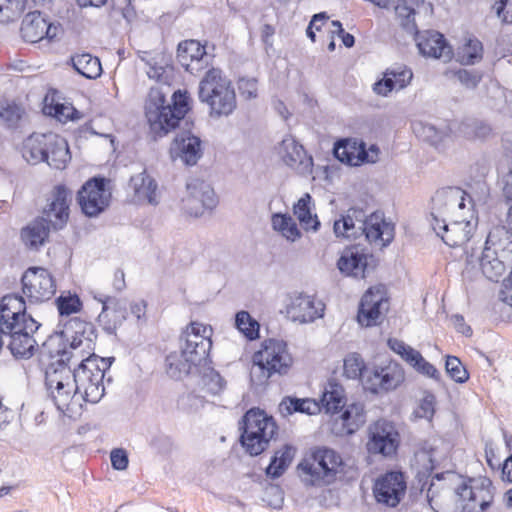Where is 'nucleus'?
Segmentation results:
<instances>
[{"label": "nucleus", "mask_w": 512, "mask_h": 512, "mask_svg": "<svg viewBox=\"0 0 512 512\" xmlns=\"http://www.w3.org/2000/svg\"><path fill=\"white\" fill-rule=\"evenodd\" d=\"M405 476L400 471H388L378 477L373 486V494L378 503L396 507L406 492Z\"/></svg>", "instance_id": "16"}, {"label": "nucleus", "mask_w": 512, "mask_h": 512, "mask_svg": "<svg viewBox=\"0 0 512 512\" xmlns=\"http://www.w3.org/2000/svg\"><path fill=\"white\" fill-rule=\"evenodd\" d=\"M41 324L37 322L32 316L22 318H14L11 321H4L0 324V340L2 346L5 339L10 341L11 336H18L20 334L37 333Z\"/></svg>", "instance_id": "36"}, {"label": "nucleus", "mask_w": 512, "mask_h": 512, "mask_svg": "<svg viewBox=\"0 0 512 512\" xmlns=\"http://www.w3.org/2000/svg\"><path fill=\"white\" fill-rule=\"evenodd\" d=\"M22 110L15 103H6L1 105L0 121L10 128L16 127L21 119Z\"/></svg>", "instance_id": "58"}, {"label": "nucleus", "mask_w": 512, "mask_h": 512, "mask_svg": "<svg viewBox=\"0 0 512 512\" xmlns=\"http://www.w3.org/2000/svg\"><path fill=\"white\" fill-rule=\"evenodd\" d=\"M151 447L160 454H168L172 450L173 442L170 437L159 435L151 440Z\"/></svg>", "instance_id": "63"}, {"label": "nucleus", "mask_w": 512, "mask_h": 512, "mask_svg": "<svg viewBox=\"0 0 512 512\" xmlns=\"http://www.w3.org/2000/svg\"><path fill=\"white\" fill-rule=\"evenodd\" d=\"M362 235H365L370 243H377L385 247L394 239V225L386 222L380 212H374L369 216L364 212V221L361 223Z\"/></svg>", "instance_id": "24"}, {"label": "nucleus", "mask_w": 512, "mask_h": 512, "mask_svg": "<svg viewBox=\"0 0 512 512\" xmlns=\"http://www.w3.org/2000/svg\"><path fill=\"white\" fill-rule=\"evenodd\" d=\"M71 378L84 401L95 404L104 396V369L98 364V356L82 358L77 368L71 370Z\"/></svg>", "instance_id": "7"}, {"label": "nucleus", "mask_w": 512, "mask_h": 512, "mask_svg": "<svg viewBox=\"0 0 512 512\" xmlns=\"http://www.w3.org/2000/svg\"><path fill=\"white\" fill-rule=\"evenodd\" d=\"M496 13L502 22L512 24V0H500L496 4Z\"/></svg>", "instance_id": "64"}, {"label": "nucleus", "mask_w": 512, "mask_h": 512, "mask_svg": "<svg viewBox=\"0 0 512 512\" xmlns=\"http://www.w3.org/2000/svg\"><path fill=\"white\" fill-rule=\"evenodd\" d=\"M62 30L60 24L50 22L39 11L28 13L21 24V34L25 41L36 43L43 39H55Z\"/></svg>", "instance_id": "19"}, {"label": "nucleus", "mask_w": 512, "mask_h": 512, "mask_svg": "<svg viewBox=\"0 0 512 512\" xmlns=\"http://www.w3.org/2000/svg\"><path fill=\"white\" fill-rule=\"evenodd\" d=\"M235 326L248 340H255L259 337L260 325L247 311L236 313Z\"/></svg>", "instance_id": "52"}, {"label": "nucleus", "mask_w": 512, "mask_h": 512, "mask_svg": "<svg viewBox=\"0 0 512 512\" xmlns=\"http://www.w3.org/2000/svg\"><path fill=\"white\" fill-rule=\"evenodd\" d=\"M405 380V373L400 364L390 362L384 367H377L364 376V388L373 394L389 392L398 388Z\"/></svg>", "instance_id": "18"}, {"label": "nucleus", "mask_w": 512, "mask_h": 512, "mask_svg": "<svg viewBox=\"0 0 512 512\" xmlns=\"http://www.w3.org/2000/svg\"><path fill=\"white\" fill-rule=\"evenodd\" d=\"M491 131L487 123L474 118H467L457 124V133L468 139H484Z\"/></svg>", "instance_id": "48"}, {"label": "nucleus", "mask_w": 512, "mask_h": 512, "mask_svg": "<svg viewBox=\"0 0 512 512\" xmlns=\"http://www.w3.org/2000/svg\"><path fill=\"white\" fill-rule=\"evenodd\" d=\"M388 299L380 288L368 289L361 298L357 319L360 325L370 327L377 324L383 310L388 309Z\"/></svg>", "instance_id": "23"}, {"label": "nucleus", "mask_w": 512, "mask_h": 512, "mask_svg": "<svg viewBox=\"0 0 512 512\" xmlns=\"http://www.w3.org/2000/svg\"><path fill=\"white\" fill-rule=\"evenodd\" d=\"M410 364L417 372L433 378L435 380L440 379V373L434 365L426 361L419 351H411Z\"/></svg>", "instance_id": "55"}, {"label": "nucleus", "mask_w": 512, "mask_h": 512, "mask_svg": "<svg viewBox=\"0 0 512 512\" xmlns=\"http://www.w3.org/2000/svg\"><path fill=\"white\" fill-rule=\"evenodd\" d=\"M242 422V446L251 456L261 454L277 434L278 426L275 420L260 409H250L243 416Z\"/></svg>", "instance_id": "6"}, {"label": "nucleus", "mask_w": 512, "mask_h": 512, "mask_svg": "<svg viewBox=\"0 0 512 512\" xmlns=\"http://www.w3.org/2000/svg\"><path fill=\"white\" fill-rule=\"evenodd\" d=\"M364 210L351 207L346 210L340 219L334 221L333 230L336 237L357 239L361 236V223L364 221Z\"/></svg>", "instance_id": "28"}, {"label": "nucleus", "mask_w": 512, "mask_h": 512, "mask_svg": "<svg viewBox=\"0 0 512 512\" xmlns=\"http://www.w3.org/2000/svg\"><path fill=\"white\" fill-rule=\"evenodd\" d=\"M198 98L209 108L212 118L227 117L236 107V93L230 79L219 68H209L198 86Z\"/></svg>", "instance_id": "3"}, {"label": "nucleus", "mask_w": 512, "mask_h": 512, "mask_svg": "<svg viewBox=\"0 0 512 512\" xmlns=\"http://www.w3.org/2000/svg\"><path fill=\"white\" fill-rule=\"evenodd\" d=\"M109 196L110 193L106 191L105 179L94 177L78 191L77 201L85 215L94 217L109 205Z\"/></svg>", "instance_id": "17"}, {"label": "nucleus", "mask_w": 512, "mask_h": 512, "mask_svg": "<svg viewBox=\"0 0 512 512\" xmlns=\"http://www.w3.org/2000/svg\"><path fill=\"white\" fill-rule=\"evenodd\" d=\"M31 316L26 312V303L18 294H7L0 299V324L14 318Z\"/></svg>", "instance_id": "38"}, {"label": "nucleus", "mask_w": 512, "mask_h": 512, "mask_svg": "<svg viewBox=\"0 0 512 512\" xmlns=\"http://www.w3.org/2000/svg\"><path fill=\"white\" fill-rule=\"evenodd\" d=\"M48 133H33L23 142L22 156L30 164L47 160Z\"/></svg>", "instance_id": "34"}, {"label": "nucleus", "mask_w": 512, "mask_h": 512, "mask_svg": "<svg viewBox=\"0 0 512 512\" xmlns=\"http://www.w3.org/2000/svg\"><path fill=\"white\" fill-rule=\"evenodd\" d=\"M47 152V160H44V162L51 168L62 170L71 160L67 141L55 133H48Z\"/></svg>", "instance_id": "31"}, {"label": "nucleus", "mask_w": 512, "mask_h": 512, "mask_svg": "<svg viewBox=\"0 0 512 512\" xmlns=\"http://www.w3.org/2000/svg\"><path fill=\"white\" fill-rule=\"evenodd\" d=\"M493 485L490 479L462 480L454 489L465 512H484L493 501Z\"/></svg>", "instance_id": "9"}, {"label": "nucleus", "mask_w": 512, "mask_h": 512, "mask_svg": "<svg viewBox=\"0 0 512 512\" xmlns=\"http://www.w3.org/2000/svg\"><path fill=\"white\" fill-rule=\"evenodd\" d=\"M341 420L345 432L353 434L366 422L364 405L362 403L347 405L341 414Z\"/></svg>", "instance_id": "45"}, {"label": "nucleus", "mask_w": 512, "mask_h": 512, "mask_svg": "<svg viewBox=\"0 0 512 512\" xmlns=\"http://www.w3.org/2000/svg\"><path fill=\"white\" fill-rule=\"evenodd\" d=\"M187 196L183 199L184 209L194 217H200L205 210L211 211L218 203L213 188L203 180L191 179L186 183Z\"/></svg>", "instance_id": "14"}, {"label": "nucleus", "mask_w": 512, "mask_h": 512, "mask_svg": "<svg viewBox=\"0 0 512 512\" xmlns=\"http://www.w3.org/2000/svg\"><path fill=\"white\" fill-rule=\"evenodd\" d=\"M202 154L201 139L190 131L178 132L170 146L172 160H180L186 166L196 165Z\"/></svg>", "instance_id": "21"}, {"label": "nucleus", "mask_w": 512, "mask_h": 512, "mask_svg": "<svg viewBox=\"0 0 512 512\" xmlns=\"http://www.w3.org/2000/svg\"><path fill=\"white\" fill-rule=\"evenodd\" d=\"M93 298L102 304L97 321L102 330L108 335H116V331L128 317L126 302L123 299L103 293L93 295Z\"/></svg>", "instance_id": "15"}, {"label": "nucleus", "mask_w": 512, "mask_h": 512, "mask_svg": "<svg viewBox=\"0 0 512 512\" xmlns=\"http://www.w3.org/2000/svg\"><path fill=\"white\" fill-rule=\"evenodd\" d=\"M366 266L365 254L359 252L355 247L345 249L337 262L341 273L354 277H364Z\"/></svg>", "instance_id": "35"}, {"label": "nucleus", "mask_w": 512, "mask_h": 512, "mask_svg": "<svg viewBox=\"0 0 512 512\" xmlns=\"http://www.w3.org/2000/svg\"><path fill=\"white\" fill-rule=\"evenodd\" d=\"M445 369L449 377L457 383H465L469 379V373L456 356H447Z\"/></svg>", "instance_id": "56"}, {"label": "nucleus", "mask_w": 512, "mask_h": 512, "mask_svg": "<svg viewBox=\"0 0 512 512\" xmlns=\"http://www.w3.org/2000/svg\"><path fill=\"white\" fill-rule=\"evenodd\" d=\"M442 240L450 247H460L466 244L476 229V223L472 221L462 220L446 223L443 221Z\"/></svg>", "instance_id": "29"}, {"label": "nucleus", "mask_w": 512, "mask_h": 512, "mask_svg": "<svg viewBox=\"0 0 512 512\" xmlns=\"http://www.w3.org/2000/svg\"><path fill=\"white\" fill-rule=\"evenodd\" d=\"M311 196L307 193L302 196L293 207L294 215L299 220L301 226L305 230L317 231L320 227V222L316 215H312L310 210Z\"/></svg>", "instance_id": "46"}, {"label": "nucleus", "mask_w": 512, "mask_h": 512, "mask_svg": "<svg viewBox=\"0 0 512 512\" xmlns=\"http://www.w3.org/2000/svg\"><path fill=\"white\" fill-rule=\"evenodd\" d=\"M165 366L166 373L176 380L192 373L193 369H199V366L197 364H192L188 357L182 356V350L180 353L172 352L167 355Z\"/></svg>", "instance_id": "42"}, {"label": "nucleus", "mask_w": 512, "mask_h": 512, "mask_svg": "<svg viewBox=\"0 0 512 512\" xmlns=\"http://www.w3.org/2000/svg\"><path fill=\"white\" fill-rule=\"evenodd\" d=\"M295 456V448L291 445H284L282 449L275 452L266 468V474L273 479L283 475Z\"/></svg>", "instance_id": "43"}, {"label": "nucleus", "mask_w": 512, "mask_h": 512, "mask_svg": "<svg viewBox=\"0 0 512 512\" xmlns=\"http://www.w3.org/2000/svg\"><path fill=\"white\" fill-rule=\"evenodd\" d=\"M321 410L326 413H337L345 407V390L335 379H329L324 386L320 401Z\"/></svg>", "instance_id": "33"}, {"label": "nucleus", "mask_w": 512, "mask_h": 512, "mask_svg": "<svg viewBox=\"0 0 512 512\" xmlns=\"http://www.w3.org/2000/svg\"><path fill=\"white\" fill-rule=\"evenodd\" d=\"M361 140L357 138L340 139L335 142L333 154L341 163L349 166H360L363 164V159H366L364 154L360 152Z\"/></svg>", "instance_id": "32"}, {"label": "nucleus", "mask_w": 512, "mask_h": 512, "mask_svg": "<svg viewBox=\"0 0 512 512\" xmlns=\"http://www.w3.org/2000/svg\"><path fill=\"white\" fill-rule=\"evenodd\" d=\"M280 410L286 411L288 414L300 412L313 415L320 412L321 407L316 400L308 398L299 399L296 397L287 396L280 403Z\"/></svg>", "instance_id": "47"}, {"label": "nucleus", "mask_w": 512, "mask_h": 512, "mask_svg": "<svg viewBox=\"0 0 512 512\" xmlns=\"http://www.w3.org/2000/svg\"><path fill=\"white\" fill-rule=\"evenodd\" d=\"M279 154L283 162L295 168L304 163L306 159V151L292 136L285 137L279 147Z\"/></svg>", "instance_id": "40"}, {"label": "nucleus", "mask_w": 512, "mask_h": 512, "mask_svg": "<svg viewBox=\"0 0 512 512\" xmlns=\"http://www.w3.org/2000/svg\"><path fill=\"white\" fill-rule=\"evenodd\" d=\"M457 56L460 63L473 65L482 59L483 45L478 39H469L465 45L459 49Z\"/></svg>", "instance_id": "51"}, {"label": "nucleus", "mask_w": 512, "mask_h": 512, "mask_svg": "<svg viewBox=\"0 0 512 512\" xmlns=\"http://www.w3.org/2000/svg\"><path fill=\"white\" fill-rule=\"evenodd\" d=\"M365 364L362 357L357 353H351L344 359V375L349 379H356L362 376Z\"/></svg>", "instance_id": "57"}, {"label": "nucleus", "mask_w": 512, "mask_h": 512, "mask_svg": "<svg viewBox=\"0 0 512 512\" xmlns=\"http://www.w3.org/2000/svg\"><path fill=\"white\" fill-rule=\"evenodd\" d=\"M177 60L191 74H198L208 68L211 56L197 40H185L178 44Z\"/></svg>", "instance_id": "22"}, {"label": "nucleus", "mask_w": 512, "mask_h": 512, "mask_svg": "<svg viewBox=\"0 0 512 512\" xmlns=\"http://www.w3.org/2000/svg\"><path fill=\"white\" fill-rule=\"evenodd\" d=\"M399 442V433L394 425L386 420H378L369 428L366 448L371 454L390 457L397 452Z\"/></svg>", "instance_id": "13"}, {"label": "nucleus", "mask_w": 512, "mask_h": 512, "mask_svg": "<svg viewBox=\"0 0 512 512\" xmlns=\"http://www.w3.org/2000/svg\"><path fill=\"white\" fill-rule=\"evenodd\" d=\"M201 366L202 370L199 372L206 391L212 395L220 394L226 387V381L214 368L206 365Z\"/></svg>", "instance_id": "50"}, {"label": "nucleus", "mask_w": 512, "mask_h": 512, "mask_svg": "<svg viewBox=\"0 0 512 512\" xmlns=\"http://www.w3.org/2000/svg\"><path fill=\"white\" fill-rule=\"evenodd\" d=\"M55 303L61 316H69L82 309V301L77 294H62L55 300Z\"/></svg>", "instance_id": "54"}, {"label": "nucleus", "mask_w": 512, "mask_h": 512, "mask_svg": "<svg viewBox=\"0 0 512 512\" xmlns=\"http://www.w3.org/2000/svg\"><path fill=\"white\" fill-rule=\"evenodd\" d=\"M435 397L432 394L425 396L416 411V414L420 418L431 420L435 412Z\"/></svg>", "instance_id": "61"}, {"label": "nucleus", "mask_w": 512, "mask_h": 512, "mask_svg": "<svg viewBox=\"0 0 512 512\" xmlns=\"http://www.w3.org/2000/svg\"><path fill=\"white\" fill-rule=\"evenodd\" d=\"M455 77L462 85L469 89L476 88L482 79L480 72L467 69H459L455 72Z\"/></svg>", "instance_id": "59"}, {"label": "nucleus", "mask_w": 512, "mask_h": 512, "mask_svg": "<svg viewBox=\"0 0 512 512\" xmlns=\"http://www.w3.org/2000/svg\"><path fill=\"white\" fill-rule=\"evenodd\" d=\"M8 348L15 358L30 359L38 348V332L11 336Z\"/></svg>", "instance_id": "37"}, {"label": "nucleus", "mask_w": 512, "mask_h": 512, "mask_svg": "<svg viewBox=\"0 0 512 512\" xmlns=\"http://www.w3.org/2000/svg\"><path fill=\"white\" fill-rule=\"evenodd\" d=\"M412 34L415 36L417 47L423 56L443 59L445 62L451 59L452 49L441 33L431 30L419 32L416 29V32Z\"/></svg>", "instance_id": "25"}, {"label": "nucleus", "mask_w": 512, "mask_h": 512, "mask_svg": "<svg viewBox=\"0 0 512 512\" xmlns=\"http://www.w3.org/2000/svg\"><path fill=\"white\" fill-rule=\"evenodd\" d=\"M73 68L87 79H96L102 74V66L98 57L90 53H79L71 57Z\"/></svg>", "instance_id": "39"}, {"label": "nucleus", "mask_w": 512, "mask_h": 512, "mask_svg": "<svg viewBox=\"0 0 512 512\" xmlns=\"http://www.w3.org/2000/svg\"><path fill=\"white\" fill-rule=\"evenodd\" d=\"M22 291L32 303L50 300L56 293V282L52 274L43 267L28 268L22 278Z\"/></svg>", "instance_id": "12"}, {"label": "nucleus", "mask_w": 512, "mask_h": 512, "mask_svg": "<svg viewBox=\"0 0 512 512\" xmlns=\"http://www.w3.org/2000/svg\"><path fill=\"white\" fill-rule=\"evenodd\" d=\"M129 186L134 192V197L139 202H147L153 206L158 205V185L154 178L147 174L146 170L130 178Z\"/></svg>", "instance_id": "30"}, {"label": "nucleus", "mask_w": 512, "mask_h": 512, "mask_svg": "<svg viewBox=\"0 0 512 512\" xmlns=\"http://www.w3.org/2000/svg\"><path fill=\"white\" fill-rule=\"evenodd\" d=\"M341 455L328 447H317L305 456L297 466L298 473L308 486L333 483L343 471Z\"/></svg>", "instance_id": "4"}, {"label": "nucleus", "mask_w": 512, "mask_h": 512, "mask_svg": "<svg viewBox=\"0 0 512 512\" xmlns=\"http://www.w3.org/2000/svg\"><path fill=\"white\" fill-rule=\"evenodd\" d=\"M28 0H0V22L9 23L18 19Z\"/></svg>", "instance_id": "53"}, {"label": "nucleus", "mask_w": 512, "mask_h": 512, "mask_svg": "<svg viewBox=\"0 0 512 512\" xmlns=\"http://www.w3.org/2000/svg\"><path fill=\"white\" fill-rule=\"evenodd\" d=\"M206 327L199 323H191L180 336V349L182 356L188 357L192 364L207 365L211 362L209 351L212 347V341L206 336Z\"/></svg>", "instance_id": "11"}, {"label": "nucleus", "mask_w": 512, "mask_h": 512, "mask_svg": "<svg viewBox=\"0 0 512 512\" xmlns=\"http://www.w3.org/2000/svg\"><path fill=\"white\" fill-rule=\"evenodd\" d=\"M238 89L244 99H254L257 97L258 92L257 80L255 78H240L238 81Z\"/></svg>", "instance_id": "60"}, {"label": "nucleus", "mask_w": 512, "mask_h": 512, "mask_svg": "<svg viewBox=\"0 0 512 512\" xmlns=\"http://www.w3.org/2000/svg\"><path fill=\"white\" fill-rule=\"evenodd\" d=\"M424 3V0H398L395 14L401 27L409 34L416 32L415 8Z\"/></svg>", "instance_id": "41"}, {"label": "nucleus", "mask_w": 512, "mask_h": 512, "mask_svg": "<svg viewBox=\"0 0 512 512\" xmlns=\"http://www.w3.org/2000/svg\"><path fill=\"white\" fill-rule=\"evenodd\" d=\"M293 364V358L288 351L286 342L267 339L261 349L253 355L251 379L257 384H264L274 375H285Z\"/></svg>", "instance_id": "5"}, {"label": "nucleus", "mask_w": 512, "mask_h": 512, "mask_svg": "<svg viewBox=\"0 0 512 512\" xmlns=\"http://www.w3.org/2000/svg\"><path fill=\"white\" fill-rule=\"evenodd\" d=\"M324 305L313 297L305 294H297L291 298L287 307V313L293 321L301 323L313 322L323 316Z\"/></svg>", "instance_id": "26"}, {"label": "nucleus", "mask_w": 512, "mask_h": 512, "mask_svg": "<svg viewBox=\"0 0 512 512\" xmlns=\"http://www.w3.org/2000/svg\"><path fill=\"white\" fill-rule=\"evenodd\" d=\"M413 78V72L404 65L388 68L384 77L373 85V91L380 96H388L394 89L400 90L408 86Z\"/></svg>", "instance_id": "27"}, {"label": "nucleus", "mask_w": 512, "mask_h": 512, "mask_svg": "<svg viewBox=\"0 0 512 512\" xmlns=\"http://www.w3.org/2000/svg\"><path fill=\"white\" fill-rule=\"evenodd\" d=\"M71 192L64 185H57L52 193L51 202L44 209L45 217H37L21 229V239L30 249H39L48 240L50 228L60 230L69 219Z\"/></svg>", "instance_id": "1"}, {"label": "nucleus", "mask_w": 512, "mask_h": 512, "mask_svg": "<svg viewBox=\"0 0 512 512\" xmlns=\"http://www.w3.org/2000/svg\"><path fill=\"white\" fill-rule=\"evenodd\" d=\"M187 91L177 90L172 95V104H166L165 95L152 89L145 105V114L155 137H164L174 130L189 110Z\"/></svg>", "instance_id": "2"}, {"label": "nucleus", "mask_w": 512, "mask_h": 512, "mask_svg": "<svg viewBox=\"0 0 512 512\" xmlns=\"http://www.w3.org/2000/svg\"><path fill=\"white\" fill-rule=\"evenodd\" d=\"M387 343L389 348L393 352L399 354L407 363L410 361V355H412L411 351H416L411 346L405 344L402 340L396 338H390Z\"/></svg>", "instance_id": "62"}, {"label": "nucleus", "mask_w": 512, "mask_h": 512, "mask_svg": "<svg viewBox=\"0 0 512 512\" xmlns=\"http://www.w3.org/2000/svg\"><path fill=\"white\" fill-rule=\"evenodd\" d=\"M62 336L69 342V349L74 351L77 358L95 356L97 331L93 323L73 317L65 323Z\"/></svg>", "instance_id": "10"}, {"label": "nucleus", "mask_w": 512, "mask_h": 512, "mask_svg": "<svg viewBox=\"0 0 512 512\" xmlns=\"http://www.w3.org/2000/svg\"><path fill=\"white\" fill-rule=\"evenodd\" d=\"M64 336L60 334L49 335L46 340L38 345L36 351L39 352V362L43 367H48L55 363L56 367L68 366L72 358L76 357L73 350L64 343Z\"/></svg>", "instance_id": "20"}, {"label": "nucleus", "mask_w": 512, "mask_h": 512, "mask_svg": "<svg viewBox=\"0 0 512 512\" xmlns=\"http://www.w3.org/2000/svg\"><path fill=\"white\" fill-rule=\"evenodd\" d=\"M45 369V385L56 408L67 415L74 412L71 408L73 399L78 391H75V384L71 378V367H56L55 363Z\"/></svg>", "instance_id": "8"}, {"label": "nucleus", "mask_w": 512, "mask_h": 512, "mask_svg": "<svg viewBox=\"0 0 512 512\" xmlns=\"http://www.w3.org/2000/svg\"><path fill=\"white\" fill-rule=\"evenodd\" d=\"M456 123H453L455 126ZM415 133L422 138L424 141L429 142L433 146H438L446 138L450 137L453 133L452 124L445 126L444 128H437L432 124L419 123L414 126Z\"/></svg>", "instance_id": "44"}, {"label": "nucleus", "mask_w": 512, "mask_h": 512, "mask_svg": "<svg viewBox=\"0 0 512 512\" xmlns=\"http://www.w3.org/2000/svg\"><path fill=\"white\" fill-rule=\"evenodd\" d=\"M272 227L289 241H296L301 237L296 222L288 214L275 213L271 218Z\"/></svg>", "instance_id": "49"}]
</instances>
